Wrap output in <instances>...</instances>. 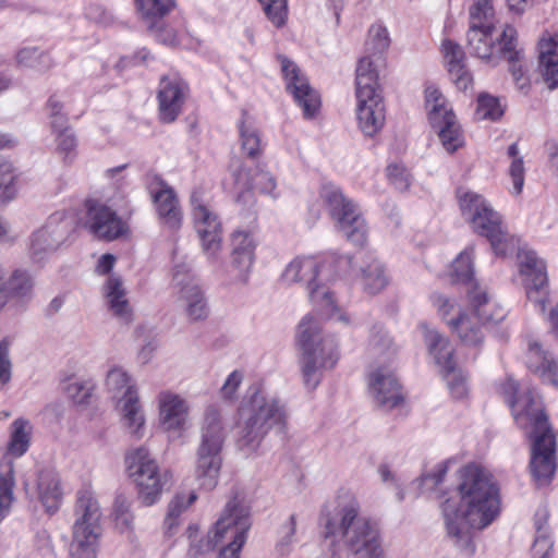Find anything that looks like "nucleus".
Instances as JSON below:
<instances>
[{"label":"nucleus","mask_w":558,"mask_h":558,"mask_svg":"<svg viewBox=\"0 0 558 558\" xmlns=\"http://www.w3.org/2000/svg\"><path fill=\"white\" fill-rule=\"evenodd\" d=\"M459 500L448 498L441 506L448 536L456 546L473 555L472 529H485L500 511L499 487L485 469L469 464L460 470Z\"/></svg>","instance_id":"f257e3e1"},{"label":"nucleus","mask_w":558,"mask_h":558,"mask_svg":"<svg viewBox=\"0 0 558 558\" xmlns=\"http://www.w3.org/2000/svg\"><path fill=\"white\" fill-rule=\"evenodd\" d=\"M515 424L533 439L531 471L538 485L548 484L556 471L555 436L548 423L541 396L535 388H520L519 384L508 378L501 386Z\"/></svg>","instance_id":"f03ea898"},{"label":"nucleus","mask_w":558,"mask_h":558,"mask_svg":"<svg viewBox=\"0 0 558 558\" xmlns=\"http://www.w3.org/2000/svg\"><path fill=\"white\" fill-rule=\"evenodd\" d=\"M351 265V256L335 253L324 260L315 257H296L286 267L282 279L288 283L304 286L311 303L322 314L344 325H351L350 316L337 306L330 288V282L345 274Z\"/></svg>","instance_id":"7ed1b4c3"},{"label":"nucleus","mask_w":558,"mask_h":558,"mask_svg":"<svg viewBox=\"0 0 558 558\" xmlns=\"http://www.w3.org/2000/svg\"><path fill=\"white\" fill-rule=\"evenodd\" d=\"M322 535L356 558H386L377 524L360 511L354 497L343 498L332 511H324L319 521Z\"/></svg>","instance_id":"20e7f679"},{"label":"nucleus","mask_w":558,"mask_h":558,"mask_svg":"<svg viewBox=\"0 0 558 558\" xmlns=\"http://www.w3.org/2000/svg\"><path fill=\"white\" fill-rule=\"evenodd\" d=\"M286 403L260 385L248 388L239 408V445L247 451L257 449L271 430H282L288 422Z\"/></svg>","instance_id":"39448f33"},{"label":"nucleus","mask_w":558,"mask_h":558,"mask_svg":"<svg viewBox=\"0 0 558 558\" xmlns=\"http://www.w3.org/2000/svg\"><path fill=\"white\" fill-rule=\"evenodd\" d=\"M295 343L300 351V368L307 389H315L323 379L324 371L335 367L339 360V343L322 330L319 320L305 315L298 325Z\"/></svg>","instance_id":"423d86ee"},{"label":"nucleus","mask_w":558,"mask_h":558,"mask_svg":"<svg viewBox=\"0 0 558 558\" xmlns=\"http://www.w3.org/2000/svg\"><path fill=\"white\" fill-rule=\"evenodd\" d=\"M250 527V506L244 496L236 493L227 502L214 529L208 533L207 541L199 547L191 546L189 555L196 557L201 551L221 546L217 558H240Z\"/></svg>","instance_id":"0eeeda50"},{"label":"nucleus","mask_w":558,"mask_h":558,"mask_svg":"<svg viewBox=\"0 0 558 558\" xmlns=\"http://www.w3.org/2000/svg\"><path fill=\"white\" fill-rule=\"evenodd\" d=\"M222 410L217 404L205 409L201 425V441L196 451L195 477L206 490L216 487L222 464L221 451L227 437Z\"/></svg>","instance_id":"6e6552de"},{"label":"nucleus","mask_w":558,"mask_h":558,"mask_svg":"<svg viewBox=\"0 0 558 558\" xmlns=\"http://www.w3.org/2000/svg\"><path fill=\"white\" fill-rule=\"evenodd\" d=\"M458 198L462 217L475 233L489 241L496 255L506 256L515 250L517 240L509 234L500 214L483 195L459 191Z\"/></svg>","instance_id":"1a4fd4ad"},{"label":"nucleus","mask_w":558,"mask_h":558,"mask_svg":"<svg viewBox=\"0 0 558 558\" xmlns=\"http://www.w3.org/2000/svg\"><path fill=\"white\" fill-rule=\"evenodd\" d=\"M70 553L73 558H97L102 533L100 506L94 493L82 488L76 494Z\"/></svg>","instance_id":"9d476101"},{"label":"nucleus","mask_w":558,"mask_h":558,"mask_svg":"<svg viewBox=\"0 0 558 558\" xmlns=\"http://www.w3.org/2000/svg\"><path fill=\"white\" fill-rule=\"evenodd\" d=\"M320 197L342 235L354 245L363 246L367 240L368 227L359 206L332 183L322 186Z\"/></svg>","instance_id":"9b49d317"},{"label":"nucleus","mask_w":558,"mask_h":558,"mask_svg":"<svg viewBox=\"0 0 558 558\" xmlns=\"http://www.w3.org/2000/svg\"><path fill=\"white\" fill-rule=\"evenodd\" d=\"M190 203L202 252L209 264L216 265L220 260L222 251V226L219 217L214 211L209 197L201 189L193 190Z\"/></svg>","instance_id":"f8f14e48"},{"label":"nucleus","mask_w":558,"mask_h":558,"mask_svg":"<svg viewBox=\"0 0 558 558\" xmlns=\"http://www.w3.org/2000/svg\"><path fill=\"white\" fill-rule=\"evenodd\" d=\"M130 476L138 487V498L145 506H151L160 498L167 483V473L159 466L145 447L130 451L125 458Z\"/></svg>","instance_id":"ddd939ff"},{"label":"nucleus","mask_w":558,"mask_h":558,"mask_svg":"<svg viewBox=\"0 0 558 558\" xmlns=\"http://www.w3.org/2000/svg\"><path fill=\"white\" fill-rule=\"evenodd\" d=\"M106 385L109 390L119 392L125 391L120 399L122 410V422L129 433L140 439L144 435L145 417L140 405L138 393L131 378L121 367H113L107 374Z\"/></svg>","instance_id":"4468645a"},{"label":"nucleus","mask_w":558,"mask_h":558,"mask_svg":"<svg viewBox=\"0 0 558 558\" xmlns=\"http://www.w3.org/2000/svg\"><path fill=\"white\" fill-rule=\"evenodd\" d=\"M73 218L57 211L49 216L45 225L33 232L29 253L35 262H41L46 256L57 251L73 233Z\"/></svg>","instance_id":"2eb2a0df"},{"label":"nucleus","mask_w":558,"mask_h":558,"mask_svg":"<svg viewBox=\"0 0 558 558\" xmlns=\"http://www.w3.org/2000/svg\"><path fill=\"white\" fill-rule=\"evenodd\" d=\"M84 227L97 239L113 241L129 231L128 225L108 204L88 198L84 203Z\"/></svg>","instance_id":"dca6fc26"},{"label":"nucleus","mask_w":558,"mask_h":558,"mask_svg":"<svg viewBox=\"0 0 558 558\" xmlns=\"http://www.w3.org/2000/svg\"><path fill=\"white\" fill-rule=\"evenodd\" d=\"M518 259L526 298L543 313L548 295L546 265L532 250H520Z\"/></svg>","instance_id":"f3484780"},{"label":"nucleus","mask_w":558,"mask_h":558,"mask_svg":"<svg viewBox=\"0 0 558 558\" xmlns=\"http://www.w3.org/2000/svg\"><path fill=\"white\" fill-rule=\"evenodd\" d=\"M287 90L302 109L305 119H313L320 108L319 94L313 89L299 66L287 57H278Z\"/></svg>","instance_id":"a211bd4d"},{"label":"nucleus","mask_w":558,"mask_h":558,"mask_svg":"<svg viewBox=\"0 0 558 558\" xmlns=\"http://www.w3.org/2000/svg\"><path fill=\"white\" fill-rule=\"evenodd\" d=\"M172 283L178 289L179 301L185 307L189 318L192 320L206 318L208 308L203 291L187 264L180 263L174 265Z\"/></svg>","instance_id":"6ab92c4d"},{"label":"nucleus","mask_w":558,"mask_h":558,"mask_svg":"<svg viewBox=\"0 0 558 558\" xmlns=\"http://www.w3.org/2000/svg\"><path fill=\"white\" fill-rule=\"evenodd\" d=\"M187 85L177 75L162 76L157 94L159 118L165 123L177 120L182 111Z\"/></svg>","instance_id":"aec40b11"},{"label":"nucleus","mask_w":558,"mask_h":558,"mask_svg":"<svg viewBox=\"0 0 558 558\" xmlns=\"http://www.w3.org/2000/svg\"><path fill=\"white\" fill-rule=\"evenodd\" d=\"M495 27H486L485 25H476L470 23L466 33L468 49L471 56H474L486 63L497 65L504 59L506 52L499 51V41L501 34L494 37Z\"/></svg>","instance_id":"412c9836"},{"label":"nucleus","mask_w":558,"mask_h":558,"mask_svg":"<svg viewBox=\"0 0 558 558\" xmlns=\"http://www.w3.org/2000/svg\"><path fill=\"white\" fill-rule=\"evenodd\" d=\"M368 388L375 402L385 409H392L403 400L399 381L387 365L379 366L369 373Z\"/></svg>","instance_id":"4be33fe9"},{"label":"nucleus","mask_w":558,"mask_h":558,"mask_svg":"<svg viewBox=\"0 0 558 558\" xmlns=\"http://www.w3.org/2000/svg\"><path fill=\"white\" fill-rule=\"evenodd\" d=\"M231 243V263L227 272L231 280L246 282L254 263L255 240L251 232L234 231L232 233Z\"/></svg>","instance_id":"5701e85b"},{"label":"nucleus","mask_w":558,"mask_h":558,"mask_svg":"<svg viewBox=\"0 0 558 558\" xmlns=\"http://www.w3.org/2000/svg\"><path fill=\"white\" fill-rule=\"evenodd\" d=\"M159 421L169 433L180 435L186 427L190 407L187 401L170 390L158 395Z\"/></svg>","instance_id":"b1692460"},{"label":"nucleus","mask_w":558,"mask_h":558,"mask_svg":"<svg viewBox=\"0 0 558 558\" xmlns=\"http://www.w3.org/2000/svg\"><path fill=\"white\" fill-rule=\"evenodd\" d=\"M517 29L512 25H506L499 41V51L506 52L505 59L509 63V70L517 87L521 90L530 86L523 50L517 48Z\"/></svg>","instance_id":"393cba45"},{"label":"nucleus","mask_w":558,"mask_h":558,"mask_svg":"<svg viewBox=\"0 0 558 558\" xmlns=\"http://www.w3.org/2000/svg\"><path fill=\"white\" fill-rule=\"evenodd\" d=\"M356 119L360 130L366 136L377 134L385 123V105L380 93L368 97H356Z\"/></svg>","instance_id":"a878e982"},{"label":"nucleus","mask_w":558,"mask_h":558,"mask_svg":"<svg viewBox=\"0 0 558 558\" xmlns=\"http://www.w3.org/2000/svg\"><path fill=\"white\" fill-rule=\"evenodd\" d=\"M441 48L450 80L459 90L465 92L472 86L473 76L465 68V53L462 47L450 39H446L442 41Z\"/></svg>","instance_id":"bb28decb"},{"label":"nucleus","mask_w":558,"mask_h":558,"mask_svg":"<svg viewBox=\"0 0 558 558\" xmlns=\"http://www.w3.org/2000/svg\"><path fill=\"white\" fill-rule=\"evenodd\" d=\"M158 219L163 228L175 232L183 221L182 209L173 189L166 186L153 194Z\"/></svg>","instance_id":"cd10ccee"},{"label":"nucleus","mask_w":558,"mask_h":558,"mask_svg":"<svg viewBox=\"0 0 558 558\" xmlns=\"http://www.w3.org/2000/svg\"><path fill=\"white\" fill-rule=\"evenodd\" d=\"M420 328L422 329L428 354L433 357L439 371H452V364L456 363L453 359L454 349L449 339L426 324H421Z\"/></svg>","instance_id":"c85d7f7f"},{"label":"nucleus","mask_w":558,"mask_h":558,"mask_svg":"<svg viewBox=\"0 0 558 558\" xmlns=\"http://www.w3.org/2000/svg\"><path fill=\"white\" fill-rule=\"evenodd\" d=\"M468 296L472 311L483 325L487 323H499L506 317V311L480 286L473 284L468 289Z\"/></svg>","instance_id":"c756f323"},{"label":"nucleus","mask_w":558,"mask_h":558,"mask_svg":"<svg viewBox=\"0 0 558 558\" xmlns=\"http://www.w3.org/2000/svg\"><path fill=\"white\" fill-rule=\"evenodd\" d=\"M104 294L112 315L122 323H130L133 313L122 280L117 276H109L104 287Z\"/></svg>","instance_id":"7c9ffc66"},{"label":"nucleus","mask_w":558,"mask_h":558,"mask_svg":"<svg viewBox=\"0 0 558 558\" xmlns=\"http://www.w3.org/2000/svg\"><path fill=\"white\" fill-rule=\"evenodd\" d=\"M526 366L538 374L543 381L558 387V363L549 353L543 351L537 342L529 343Z\"/></svg>","instance_id":"2f4dec72"},{"label":"nucleus","mask_w":558,"mask_h":558,"mask_svg":"<svg viewBox=\"0 0 558 558\" xmlns=\"http://www.w3.org/2000/svg\"><path fill=\"white\" fill-rule=\"evenodd\" d=\"M37 492L39 500L50 513L56 512L62 500V489L58 473L52 469H43L38 473Z\"/></svg>","instance_id":"473e14b6"},{"label":"nucleus","mask_w":558,"mask_h":558,"mask_svg":"<svg viewBox=\"0 0 558 558\" xmlns=\"http://www.w3.org/2000/svg\"><path fill=\"white\" fill-rule=\"evenodd\" d=\"M430 124L437 131L441 144L448 153H453L463 145V135L453 112L442 116L434 112Z\"/></svg>","instance_id":"72a5a7b5"},{"label":"nucleus","mask_w":558,"mask_h":558,"mask_svg":"<svg viewBox=\"0 0 558 558\" xmlns=\"http://www.w3.org/2000/svg\"><path fill=\"white\" fill-rule=\"evenodd\" d=\"M373 54L360 58L355 71V95L356 97H368V94L380 93L378 84L377 63Z\"/></svg>","instance_id":"f704fd0d"},{"label":"nucleus","mask_w":558,"mask_h":558,"mask_svg":"<svg viewBox=\"0 0 558 558\" xmlns=\"http://www.w3.org/2000/svg\"><path fill=\"white\" fill-rule=\"evenodd\" d=\"M554 38H542L538 41V70L549 89L558 87V54Z\"/></svg>","instance_id":"c9c22d12"},{"label":"nucleus","mask_w":558,"mask_h":558,"mask_svg":"<svg viewBox=\"0 0 558 558\" xmlns=\"http://www.w3.org/2000/svg\"><path fill=\"white\" fill-rule=\"evenodd\" d=\"M448 326L468 345H477L483 341L484 325L472 310L470 313L459 314L456 319H450Z\"/></svg>","instance_id":"e433bc0d"},{"label":"nucleus","mask_w":558,"mask_h":558,"mask_svg":"<svg viewBox=\"0 0 558 558\" xmlns=\"http://www.w3.org/2000/svg\"><path fill=\"white\" fill-rule=\"evenodd\" d=\"M238 130L242 153L253 160L257 159L263 154L264 144L258 128L246 112H243Z\"/></svg>","instance_id":"4c0bfd02"},{"label":"nucleus","mask_w":558,"mask_h":558,"mask_svg":"<svg viewBox=\"0 0 558 558\" xmlns=\"http://www.w3.org/2000/svg\"><path fill=\"white\" fill-rule=\"evenodd\" d=\"M33 434V424L24 417L15 418L10 425V437L7 445L8 453L13 458L24 456L29 446Z\"/></svg>","instance_id":"58836bf2"},{"label":"nucleus","mask_w":558,"mask_h":558,"mask_svg":"<svg viewBox=\"0 0 558 558\" xmlns=\"http://www.w3.org/2000/svg\"><path fill=\"white\" fill-rule=\"evenodd\" d=\"M174 0H135L136 11L147 29L158 26L174 8Z\"/></svg>","instance_id":"ea45409f"},{"label":"nucleus","mask_w":558,"mask_h":558,"mask_svg":"<svg viewBox=\"0 0 558 558\" xmlns=\"http://www.w3.org/2000/svg\"><path fill=\"white\" fill-rule=\"evenodd\" d=\"M366 350L374 359L390 357L395 353L392 338L381 324L372 326Z\"/></svg>","instance_id":"a19ab883"},{"label":"nucleus","mask_w":558,"mask_h":558,"mask_svg":"<svg viewBox=\"0 0 558 558\" xmlns=\"http://www.w3.org/2000/svg\"><path fill=\"white\" fill-rule=\"evenodd\" d=\"M368 259L369 264L361 268L362 284L365 292L376 294L387 286L388 279L381 263L372 256Z\"/></svg>","instance_id":"79ce46f5"},{"label":"nucleus","mask_w":558,"mask_h":558,"mask_svg":"<svg viewBox=\"0 0 558 558\" xmlns=\"http://www.w3.org/2000/svg\"><path fill=\"white\" fill-rule=\"evenodd\" d=\"M112 517L116 527L133 541L134 515L131 511V504L124 496L120 495L116 498Z\"/></svg>","instance_id":"37998d69"},{"label":"nucleus","mask_w":558,"mask_h":558,"mask_svg":"<svg viewBox=\"0 0 558 558\" xmlns=\"http://www.w3.org/2000/svg\"><path fill=\"white\" fill-rule=\"evenodd\" d=\"M474 248L468 247L452 262L450 277L454 283H471L473 280Z\"/></svg>","instance_id":"c03bdc74"},{"label":"nucleus","mask_w":558,"mask_h":558,"mask_svg":"<svg viewBox=\"0 0 558 558\" xmlns=\"http://www.w3.org/2000/svg\"><path fill=\"white\" fill-rule=\"evenodd\" d=\"M14 475L10 461H0V521L13 501Z\"/></svg>","instance_id":"a18cd8bd"},{"label":"nucleus","mask_w":558,"mask_h":558,"mask_svg":"<svg viewBox=\"0 0 558 558\" xmlns=\"http://www.w3.org/2000/svg\"><path fill=\"white\" fill-rule=\"evenodd\" d=\"M235 182L243 190H258L262 193L271 194L276 189L275 178L267 171L259 170L253 178H248L240 172Z\"/></svg>","instance_id":"49530a36"},{"label":"nucleus","mask_w":558,"mask_h":558,"mask_svg":"<svg viewBox=\"0 0 558 558\" xmlns=\"http://www.w3.org/2000/svg\"><path fill=\"white\" fill-rule=\"evenodd\" d=\"M16 61L20 65L33 68L38 71H46L53 64L51 57L37 48H23L16 54Z\"/></svg>","instance_id":"de8ad7c7"},{"label":"nucleus","mask_w":558,"mask_h":558,"mask_svg":"<svg viewBox=\"0 0 558 558\" xmlns=\"http://www.w3.org/2000/svg\"><path fill=\"white\" fill-rule=\"evenodd\" d=\"M196 499L197 495L195 492H190L187 494L179 493L173 497L168 506V512L165 519V524L168 531H171L174 526L178 525V519L180 514L185 511Z\"/></svg>","instance_id":"09e8293b"},{"label":"nucleus","mask_w":558,"mask_h":558,"mask_svg":"<svg viewBox=\"0 0 558 558\" xmlns=\"http://www.w3.org/2000/svg\"><path fill=\"white\" fill-rule=\"evenodd\" d=\"M470 23L496 27V16L492 0H472L469 8Z\"/></svg>","instance_id":"8fccbe9b"},{"label":"nucleus","mask_w":558,"mask_h":558,"mask_svg":"<svg viewBox=\"0 0 558 558\" xmlns=\"http://www.w3.org/2000/svg\"><path fill=\"white\" fill-rule=\"evenodd\" d=\"M429 300L438 315L447 323V325H449L450 319H456L459 314L463 313L461 312L456 298H451L439 292H433Z\"/></svg>","instance_id":"3c124183"},{"label":"nucleus","mask_w":558,"mask_h":558,"mask_svg":"<svg viewBox=\"0 0 558 558\" xmlns=\"http://www.w3.org/2000/svg\"><path fill=\"white\" fill-rule=\"evenodd\" d=\"M267 20L276 27L281 28L288 20V0H258Z\"/></svg>","instance_id":"603ef678"},{"label":"nucleus","mask_w":558,"mask_h":558,"mask_svg":"<svg viewBox=\"0 0 558 558\" xmlns=\"http://www.w3.org/2000/svg\"><path fill=\"white\" fill-rule=\"evenodd\" d=\"M504 114V109L497 97L489 94H481L477 97L475 117L477 120H498Z\"/></svg>","instance_id":"864d4df0"},{"label":"nucleus","mask_w":558,"mask_h":558,"mask_svg":"<svg viewBox=\"0 0 558 558\" xmlns=\"http://www.w3.org/2000/svg\"><path fill=\"white\" fill-rule=\"evenodd\" d=\"M508 155L510 158H512L511 165L509 167V174L512 180L513 193L520 194L524 185L525 169L523 158L519 156V146L517 143H513L509 146Z\"/></svg>","instance_id":"5fc2aeb1"},{"label":"nucleus","mask_w":558,"mask_h":558,"mask_svg":"<svg viewBox=\"0 0 558 558\" xmlns=\"http://www.w3.org/2000/svg\"><path fill=\"white\" fill-rule=\"evenodd\" d=\"M388 31L383 25H373L368 31V39L366 43L367 50L371 51L376 59H381L383 52L389 47Z\"/></svg>","instance_id":"6e6d98bb"},{"label":"nucleus","mask_w":558,"mask_h":558,"mask_svg":"<svg viewBox=\"0 0 558 558\" xmlns=\"http://www.w3.org/2000/svg\"><path fill=\"white\" fill-rule=\"evenodd\" d=\"M15 179L13 166L9 161H0V201L7 202L14 198Z\"/></svg>","instance_id":"4d7b16f0"},{"label":"nucleus","mask_w":558,"mask_h":558,"mask_svg":"<svg viewBox=\"0 0 558 558\" xmlns=\"http://www.w3.org/2000/svg\"><path fill=\"white\" fill-rule=\"evenodd\" d=\"M450 393L454 398H462L466 393L465 378L460 368L457 367V363L452 364V371L441 369Z\"/></svg>","instance_id":"13d9d810"},{"label":"nucleus","mask_w":558,"mask_h":558,"mask_svg":"<svg viewBox=\"0 0 558 558\" xmlns=\"http://www.w3.org/2000/svg\"><path fill=\"white\" fill-rule=\"evenodd\" d=\"M448 468L446 463H438L428 473L420 477V487L422 493H433L444 482Z\"/></svg>","instance_id":"bf43d9fd"},{"label":"nucleus","mask_w":558,"mask_h":558,"mask_svg":"<svg viewBox=\"0 0 558 558\" xmlns=\"http://www.w3.org/2000/svg\"><path fill=\"white\" fill-rule=\"evenodd\" d=\"M56 142L58 151L63 155L64 161H72L77 145L74 133L70 129H65L64 131L57 134Z\"/></svg>","instance_id":"052dcab7"},{"label":"nucleus","mask_w":558,"mask_h":558,"mask_svg":"<svg viewBox=\"0 0 558 558\" xmlns=\"http://www.w3.org/2000/svg\"><path fill=\"white\" fill-rule=\"evenodd\" d=\"M425 98L426 107L428 108L429 121H432L434 112H437L439 116L452 112V110L447 107L442 94L437 88L427 87L425 90Z\"/></svg>","instance_id":"680f3d73"},{"label":"nucleus","mask_w":558,"mask_h":558,"mask_svg":"<svg viewBox=\"0 0 558 558\" xmlns=\"http://www.w3.org/2000/svg\"><path fill=\"white\" fill-rule=\"evenodd\" d=\"M390 183L399 191H405L411 184V174L403 165L392 163L387 167Z\"/></svg>","instance_id":"e2e57ef3"},{"label":"nucleus","mask_w":558,"mask_h":558,"mask_svg":"<svg viewBox=\"0 0 558 558\" xmlns=\"http://www.w3.org/2000/svg\"><path fill=\"white\" fill-rule=\"evenodd\" d=\"M296 531V517L291 514L287 522L281 525L280 533L281 537L277 543V548L281 554H288L291 549V545L294 542V535Z\"/></svg>","instance_id":"0e129e2a"},{"label":"nucleus","mask_w":558,"mask_h":558,"mask_svg":"<svg viewBox=\"0 0 558 558\" xmlns=\"http://www.w3.org/2000/svg\"><path fill=\"white\" fill-rule=\"evenodd\" d=\"M66 396L77 404L87 402L92 395V385L82 380H74L65 387Z\"/></svg>","instance_id":"69168bd1"},{"label":"nucleus","mask_w":558,"mask_h":558,"mask_svg":"<svg viewBox=\"0 0 558 558\" xmlns=\"http://www.w3.org/2000/svg\"><path fill=\"white\" fill-rule=\"evenodd\" d=\"M12 377V362L10 359V342L7 339L0 341V384L7 385Z\"/></svg>","instance_id":"338daca9"},{"label":"nucleus","mask_w":558,"mask_h":558,"mask_svg":"<svg viewBox=\"0 0 558 558\" xmlns=\"http://www.w3.org/2000/svg\"><path fill=\"white\" fill-rule=\"evenodd\" d=\"M155 37V39L166 46H173L178 43L177 33L172 27H168L163 25V20H161L158 26L153 29H148Z\"/></svg>","instance_id":"774afa93"}]
</instances>
